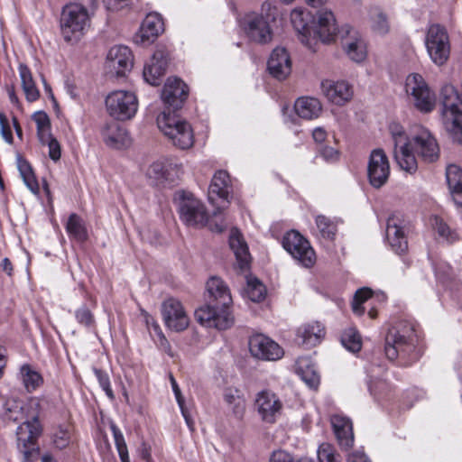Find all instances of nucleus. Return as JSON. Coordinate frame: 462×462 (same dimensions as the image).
<instances>
[{
	"mask_svg": "<svg viewBox=\"0 0 462 462\" xmlns=\"http://www.w3.org/2000/svg\"><path fill=\"white\" fill-rule=\"evenodd\" d=\"M212 300L195 311L197 320L205 327L219 330L229 328L234 324L231 312L232 297L226 283L217 277H212L207 283Z\"/></svg>",
	"mask_w": 462,
	"mask_h": 462,
	"instance_id": "1",
	"label": "nucleus"
},
{
	"mask_svg": "<svg viewBox=\"0 0 462 462\" xmlns=\"http://www.w3.org/2000/svg\"><path fill=\"white\" fill-rule=\"evenodd\" d=\"M158 128L171 143L182 150L194 143L193 130L190 125L174 112L163 110L156 119Z\"/></svg>",
	"mask_w": 462,
	"mask_h": 462,
	"instance_id": "2",
	"label": "nucleus"
},
{
	"mask_svg": "<svg viewBox=\"0 0 462 462\" xmlns=\"http://www.w3.org/2000/svg\"><path fill=\"white\" fill-rule=\"evenodd\" d=\"M440 98L445 128L454 142L462 144V100L451 84L441 88Z\"/></svg>",
	"mask_w": 462,
	"mask_h": 462,
	"instance_id": "3",
	"label": "nucleus"
},
{
	"mask_svg": "<svg viewBox=\"0 0 462 462\" xmlns=\"http://www.w3.org/2000/svg\"><path fill=\"white\" fill-rule=\"evenodd\" d=\"M42 432L39 420L20 424L16 430L17 448L23 454V462H56L48 451L42 452L35 447L37 438Z\"/></svg>",
	"mask_w": 462,
	"mask_h": 462,
	"instance_id": "4",
	"label": "nucleus"
},
{
	"mask_svg": "<svg viewBox=\"0 0 462 462\" xmlns=\"http://www.w3.org/2000/svg\"><path fill=\"white\" fill-rule=\"evenodd\" d=\"M60 26L66 42H74L79 41L86 28L89 26L88 10L79 4H69L64 6Z\"/></svg>",
	"mask_w": 462,
	"mask_h": 462,
	"instance_id": "5",
	"label": "nucleus"
},
{
	"mask_svg": "<svg viewBox=\"0 0 462 462\" xmlns=\"http://www.w3.org/2000/svg\"><path fill=\"white\" fill-rule=\"evenodd\" d=\"M105 105L107 114L116 121L132 119L138 110V98L134 92L119 89L110 92Z\"/></svg>",
	"mask_w": 462,
	"mask_h": 462,
	"instance_id": "6",
	"label": "nucleus"
},
{
	"mask_svg": "<svg viewBox=\"0 0 462 462\" xmlns=\"http://www.w3.org/2000/svg\"><path fill=\"white\" fill-rule=\"evenodd\" d=\"M425 46L431 61L444 65L450 55V42L447 30L440 24H431L427 31Z\"/></svg>",
	"mask_w": 462,
	"mask_h": 462,
	"instance_id": "7",
	"label": "nucleus"
},
{
	"mask_svg": "<svg viewBox=\"0 0 462 462\" xmlns=\"http://www.w3.org/2000/svg\"><path fill=\"white\" fill-rule=\"evenodd\" d=\"M405 91L414 106L422 113H430L435 107V95L419 73H411L405 80Z\"/></svg>",
	"mask_w": 462,
	"mask_h": 462,
	"instance_id": "8",
	"label": "nucleus"
},
{
	"mask_svg": "<svg viewBox=\"0 0 462 462\" xmlns=\"http://www.w3.org/2000/svg\"><path fill=\"white\" fill-rule=\"evenodd\" d=\"M390 132L394 143L393 156L397 164L407 172L416 171L418 164L415 154L411 149V138L406 135L403 127L397 123L390 125Z\"/></svg>",
	"mask_w": 462,
	"mask_h": 462,
	"instance_id": "9",
	"label": "nucleus"
},
{
	"mask_svg": "<svg viewBox=\"0 0 462 462\" xmlns=\"http://www.w3.org/2000/svg\"><path fill=\"white\" fill-rule=\"evenodd\" d=\"M415 332L411 326L405 325L402 330L391 328L385 337V355L390 360L409 353L414 347Z\"/></svg>",
	"mask_w": 462,
	"mask_h": 462,
	"instance_id": "10",
	"label": "nucleus"
},
{
	"mask_svg": "<svg viewBox=\"0 0 462 462\" xmlns=\"http://www.w3.org/2000/svg\"><path fill=\"white\" fill-rule=\"evenodd\" d=\"M411 149L425 162H435L439 158V146L435 136L425 127L416 126L411 136Z\"/></svg>",
	"mask_w": 462,
	"mask_h": 462,
	"instance_id": "11",
	"label": "nucleus"
},
{
	"mask_svg": "<svg viewBox=\"0 0 462 462\" xmlns=\"http://www.w3.org/2000/svg\"><path fill=\"white\" fill-rule=\"evenodd\" d=\"M282 246L304 267H311L316 262V254L310 242L295 230L286 233Z\"/></svg>",
	"mask_w": 462,
	"mask_h": 462,
	"instance_id": "12",
	"label": "nucleus"
},
{
	"mask_svg": "<svg viewBox=\"0 0 462 462\" xmlns=\"http://www.w3.org/2000/svg\"><path fill=\"white\" fill-rule=\"evenodd\" d=\"M178 195L180 199L179 211L181 220L191 226L206 225L208 217L205 206L191 193L181 191Z\"/></svg>",
	"mask_w": 462,
	"mask_h": 462,
	"instance_id": "13",
	"label": "nucleus"
},
{
	"mask_svg": "<svg viewBox=\"0 0 462 462\" xmlns=\"http://www.w3.org/2000/svg\"><path fill=\"white\" fill-rule=\"evenodd\" d=\"M390 176V163L383 149L371 152L367 163L369 183L375 189L383 187Z\"/></svg>",
	"mask_w": 462,
	"mask_h": 462,
	"instance_id": "14",
	"label": "nucleus"
},
{
	"mask_svg": "<svg viewBox=\"0 0 462 462\" xmlns=\"http://www.w3.org/2000/svg\"><path fill=\"white\" fill-rule=\"evenodd\" d=\"M162 315L166 327L173 331L185 330L189 324V318L182 303L175 299L169 298L162 303Z\"/></svg>",
	"mask_w": 462,
	"mask_h": 462,
	"instance_id": "15",
	"label": "nucleus"
},
{
	"mask_svg": "<svg viewBox=\"0 0 462 462\" xmlns=\"http://www.w3.org/2000/svg\"><path fill=\"white\" fill-rule=\"evenodd\" d=\"M133 63L131 50L126 46L116 45L108 51L105 69L111 76L122 77L131 70Z\"/></svg>",
	"mask_w": 462,
	"mask_h": 462,
	"instance_id": "16",
	"label": "nucleus"
},
{
	"mask_svg": "<svg viewBox=\"0 0 462 462\" xmlns=\"http://www.w3.org/2000/svg\"><path fill=\"white\" fill-rule=\"evenodd\" d=\"M241 26L247 38L252 42L264 44L272 41L273 32L263 15L246 14L241 22Z\"/></svg>",
	"mask_w": 462,
	"mask_h": 462,
	"instance_id": "17",
	"label": "nucleus"
},
{
	"mask_svg": "<svg viewBox=\"0 0 462 462\" xmlns=\"http://www.w3.org/2000/svg\"><path fill=\"white\" fill-rule=\"evenodd\" d=\"M36 125L37 138L42 145L49 148V156L53 162H58V141L51 132V123L44 111H36L32 116Z\"/></svg>",
	"mask_w": 462,
	"mask_h": 462,
	"instance_id": "18",
	"label": "nucleus"
},
{
	"mask_svg": "<svg viewBox=\"0 0 462 462\" xmlns=\"http://www.w3.org/2000/svg\"><path fill=\"white\" fill-rule=\"evenodd\" d=\"M337 31V27L333 13L328 10L319 11L312 24V48L316 45L318 40L324 43L333 41Z\"/></svg>",
	"mask_w": 462,
	"mask_h": 462,
	"instance_id": "19",
	"label": "nucleus"
},
{
	"mask_svg": "<svg viewBox=\"0 0 462 462\" xmlns=\"http://www.w3.org/2000/svg\"><path fill=\"white\" fill-rule=\"evenodd\" d=\"M255 408L262 420L274 423L282 414L283 404L274 393L265 390L257 393Z\"/></svg>",
	"mask_w": 462,
	"mask_h": 462,
	"instance_id": "20",
	"label": "nucleus"
},
{
	"mask_svg": "<svg viewBox=\"0 0 462 462\" xmlns=\"http://www.w3.org/2000/svg\"><path fill=\"white\" fill-rule=\"evenodd\" d=\"M249 350L252 356L263 360H277L283 355L280 346L263 334H255L250 337Z\"/></svg>",
	"mask_w": 462,
	"mask_h": 462,
	"instance_id": "21",
	"label": "nucleus"
},
{
	"mask_svg": "<svg viewBox=\"0 0 462 462\" xmlns=\"http://www.w3.org/2000/svg\"><path fill=\"white\" fill-rule=\"evenodd\" d=\"M146 177L151 184L165 186L172 184L177 175V165L168 159L153 162L146 170Z\"/></svg>",
	"mask_w": 462,
	"mask_h": 462,
	"instance_id": "22",
	"label": "nucleus"
},
{
	"mask_svg": "<svg viewBox=\"0 0 462 462\" xmlns=\"http://www.w3.org/2000/svg\"><path fill=\"white\" fill-rule=\"evenodd\" d=\"M291 22L298 32L300 41L312 49V24L315 22V17L306 9L294 8L291 13Z\"/></svg>",
	"mask_w": 462,
	"mask_h": 462,
	"instance_id": "23",
	"label": "nucleus"
},
{
	"mask_svg": "<svg viewBox=\"0 0 462 462\" xmlns=\"http://www.w3.org/2000/svg\"><path fill=\"white\" fill-rule=\"evenodd\" d=\"M188 97V86L179 79H169L162 91V99L168 106L176 110L180 108Z\"/></svg>",
	"mask_w": 462,
	"mask_h": 462,
	"instance_id": "24",
	"label": "nucleus"
},
{
	"mask_svg": "<svg viewBox=\"0 0 462 462\" xmlns=\"http://www.w3.org/2000/svg\"><path fill=\"white\" fill-rule=\"evenodd\" d=\"M169 61V55L165 49H157L150 60L144 65L143 78L146 82L156 86L165 74Z\"/></svg>",
	"mask_w": 462,
	"mask_h": 462,
	"instance_id": "25",
	"label": "nucleus"
},
{
	"mask_svg": "<svg viewBox=\"0 0 462 462\" xmlns=\"http://www.w3.org/2000/svg\"><path fill=\"white\" fill-rule=\"evenodd\" d=\"M321 89L327 98L337 106H343L350 101L354 94L352 86L345 80H323Z\"/></svg>",
	"mask_w": 462,
	"mask_h": 462,
	"instance_id": "26",
	"label": "nucleus"
},
{
	"mask_svg": "<svg viewBox=\"0 0 462 462\" xmlns=\"http://www.w3.org/2000/svg\"><path fill=\"white\" fill-rule=\"evenodd\" d=\"M163 32V21L156 13L146 15L139 32L134 36L137 44L149 45Z\"/></svg>",
	"mask_w": 462,
	"mask_h": 462,
	"instance_id": "27",
	"label": "nucleus"
},
{
	"mask_svg": "<svg viewBox=\"0 0 462 462\" xmlns=\"http://www.w3.org/2000/svg\"><path fill=\"white\" fill-rule=\"evenodd\" d=\"M1 416L5 421H23L21 424L26 421L31 422L33 420V418L38 420L36 415H30L28 413L24 402L16 398L5 397L3 399Z\"/></svg>",
	"mask_w": 462,
	"mask_h": 462,
	"instance_id": "28",
	"label": "nucleus"
},
{
	"mask_svg": "<svg viewBox=\"0 0 462 462\" xmlns=\"http://www.w3.org/2000/svg\"><path fill=\"white\" fill-rule=\"evenodd\" d=\"M267 68L273 78L279 80L285 79L291 72V60L288 51L283 47L273 49Z\"/></svg>",
	"mask_w": 462,
	"mask_h": 462,
	"instance_id": "29",
	"label": "nucleus"
},
{
	"mask_svg": "<svg viewBox=\"0 0 462 462\" xmlns=\"http://www.w3.org/2000/svg\"><path fill=\"white\" fill-rule=\"evenodd\" d=\"M386 238L392 249L398 254L405 253L408 249V242L401 226V221L396 217H390L386 226Z\"/></svg>",
	"mask_w": 462,
	"mask_h": 462,
	"instance_id": "30",
	"label": "nucleus"
},
{
	"mask_svg": "<svg viewBox=\"0 0 462 462\" xmlns=\"http://www.w3.org/2000/svg\"><path fill=\"white\" fill-rule=\"evenodd\" d=\"M343 40V48L346 55L356 62L363 61L366 57V45L361 35L355 30L347 32Z\"/></svg>",
	"mask_w": 462,
	"mask_h": 462,
	"instance_id": "31",
	"label": "nucleus"
},
{
	"mask_svg": "<svg viewBox=\"0 0 462 462\" xmlns=\"http://www.w3.org/2000/svg\"><path fill=\"white\" fill-rule=\"evenodd\" d=\"M331 424L339 445L346 449L351 448L354 442V434L350 420L342 415H333Z\"/></svg>",
	"mask_w": 462,
	"mask_h": 462,
	"instance_id": "32",
	"label": "nucleus"
},
{
	"mask_svg": "<svg viewBox=\"0 0 462 462\" xmlns=\"http://www.w3.org/2000/svg\"><path fill=\"white\" fill-rule=\"evenodd\" d=\"M325 336V328L319 322H312L299 328L297 337L300 344L306 347L315 346L320 343Z\"/></svg>",
	"mask_w": 462,
	"mask_h": 462,
	"instance_id": "33",
	"label": "nucleus"
},
{
	"mask_svg": "<svg viewBox=\"0 0 462 462\" xmlns=\"http://www.w3.org/2000/svg\"><path fill=\"white\" fill-rule=\"evenodd\" d=\"M105 143L116 149H121L130 144L131 140L125 128L117 123L108 125L103 132Z\"/></svg>",
	"mask_w": 462,
	"mask_h": 462,
	"instance_id": "34",
	"label": "nucleus"
},
{
	"mask_svg": "<svg viewBox=\"0 0 462 462\" xmlns=\"http://www.w3.org/2000/svg\"><path fill=\"white\" fill-rule=\"evenodd\" d=\"M229 245L236 255L239 269L245 270L249 265L250 254L246 243L237 229L231 231Z\"/></svg>",
	"mask_w": 462,
	"mask_h": 462,
	"instance_id": "35",
	"label": "nucleus"
},
{
	"mask_svg": "<svg viewBox=\"0 0 462 462\" xmlns=\"http://www.w3.org/2000/svg\"><path fill=\"white\" fill-rule=\"evenodd\" d=\"M230 177L226 171H217L211 180L208 189V199L214 201L215 197L227 201L229 194Z\"/></svg>",
	"mask_w": 462,
	"mask_h": 462,
	"instance_id": "36",
	"label": "nucleus"
},
{
	"mask_svg": "<svg viewBox=\"0 0 462 462\" xmlns=\"http://www.w3.org/2000/svg\"><path fill=\"white\" fill-rule=\"evenodd\" d=\"M446 180L453 201L457 206L462 207V170L457 165H448L446 170Z\"/></svg>",
	"mask_w": 462,
	"mask_h": 462,
	"instance_id": "37",
	"label": "nucleus"
},
{
	"mask_svg": "<svg viewBox=\"0 0 462 462\" xmlns=\"http://www.w3.org/2000/svg\"><path fill=\"white\" fill-rule=\"evenodd\" d=\"M294 109L300 117L311 120L319 116L322 106L319 99L306 97L296 100Z\"/></svg>",
	"mask_w": 462,
	"mask_h": 462,
	"instance_id": "38",
	"label": "nucleus"
},
{
	"mask_svg": "<svg viewBox=\"0 0 462 462\" xmlns=\"http://www.w3.org/2000/svg\"><path fill=\"white\" fill-rule=\"evenodd\" d=\"M18 379L28 393L37 390L43 383V378L32 365L24 364L20 367Z\"/></svg>",
	"mask_w": 462,
	"mask_h": 462,
	"instance_id": "39",
	"label": "nucleus"
},
{
	"mask_svg": "<svg viewBox=\"0 0 462 462\" xmlns=\"http://www.w3.org/2000/svg\"><path fill=\"white\" fill-rule=\"evenodd\" d=\"M19 76L21 79V85L28 102H33L40 97V92L35 85L30 69L24 65L20 64L18 67Z\"/></svg>",
	"mask_w": 462,
	"mask_h": 462,
	"instance_id": "40",
	"label": "nucleus"
},
{
	"mask_svg": "<svg viewBox=\"0 0 462 462\" xmlns=\"http://www.w3.org/2000/svg\"><path fill=\"white\" fill-rule=\"evenodd\" d=\"M17 167L24 184L29 190L34 195L39 194V184L31 164L22 157H18Z\"/></svg>",
	"mask_w": 462,
	"mask_h": 462,
	"instance_id": "41",
	"label": "nucleus"
},
{
	"mask_svg": "<svg viewBox=\"0 0 462 462\" xmlns=\"http://www.w3.org/2000/svg\"><path fill=\"white\" fill-rule=\"evenodd\" d=\"M370 23L372 30L377 34L385 35L390 31L388 16L378 7L370 10Z\"/></svg>",
	"mask_w": 462,
	"mask_h": 462,
	"instance_id": "42",
	"label": "nucleus"
},
{
	"mask_svg": "<svg viewBox=\"0 0 462 462\" xmlns=\"http://www.w3.org/2000/svg\"><path fill=\"white\" fill-rule=\"evenodd\" d=\"M224 400L232 409L236 416H242L245 410V400L237 389H226L224 394Z\"/></svg>",
	"mask_w": 462,
	"mask_h": 462,
	"instance_id": "43",
	"label": "nucleus"
},
{
	"mask_svg": "<svg viewBox=\"0 0 462 462\" xmlns=\"http://www.w3.org/2000/svg\"><path fill=\"white\" fill-rule=\"evenodd\" d=\"M245 293L250 300L260 302L265 299L266 288L257 278L249 277Z\"/></svg>",
	"mask_w": 462,
	"mask_h": 462,
	"instance_id": "44",
	"label": "nucleus"
},
{
	"mask_svg": "<svg viewBox=\"0 0 462 462\" xmlns=\"http://www.w3.org/2000/svg\"><path fill=\"white\" fill-rule=\"evenodd\" d=\"M68 234L78 241L87 239V231L82 219L76 214H71L66 224Z\"/></svg>",
	"mask_w": 462,
	"mask_h": 462,
	"instance_id": "45",
	"label": "nucleus"
},
{
	"mask_svg": "<svg viewBox=\"0 0 462 462\" xmlns=\"http://www.w3.org/2000/svg\"><path fill=\"white\" fill-rule=\"evenodd\" d=\"M316 226L320 236L328 240H333L337 233V224L324 215H318L315 218Z\"/></svg>",
	"mask_w": 462,
	"mask_h": 462,
	"instance_id": "46",
	"label": "nucleus"
},
{
	"mask_svg": "<svg viewBox=\"0 0 462 462\" xmlns=\"http://www.w3.org/2000/svg\"><path fill=\"white\" fill-rule=\"evenodd\" d=\"M342 345L351 352H358L362 346L361 336L354 328H347L341 336Z\"/></svg>",
	"mask_w": 462,
	"mask_h": 462,
	"instance_id": "47",
	"label": "nucleus"
},
{
	"mask_svg": "<svg viewBox=\"0 0 462 462\" xmlns=\"http://www.w3.org/2000/svg\"><path fill=\"white\" fill-rule=\"evenodd\" d=\"M110 429L113 433L115 445L121 461L130 462L128 449L123 433L115 423H111Z\"/></svg>",
	"mask_w": 462,
	"mask_h": 462,
	"instance_id": "48",
	"label": "nucleus"
},
{
	"mask_svg": "<svg viewBox=\"0 0 462 462\" xmlns=\"http://www.w3.org/2000/svg\"><path fill=\"white\" fill-rule=\"evenodd\" d=\"M372 296V291L368 288H362L356 291L352 302V310L356 315H363L365 310L362 304Z\"/></svg>",
	"mask_w": 462,
	"mask_h": 462,
	"instance_id": "49",
	"label": "nucleus"
},
{
	"mask_svg": "<svg viewBox=\"0 0 462 462\" xmlns=\"http://www.w3.org/2000/svg\"><path fill=\"white\" fill-rule=\"evenodd\" d=\"M319 462H339L334 448L328 443H322L318 449Z\"/></svg>",
	"mask_w": 462,
	"mask_h": 462,
	"instance_id": "50",
	"label": "nucleus"
},
{
	"mask_svg": "<svg viewBox=\"0 0 462 462\" xmlns=\"http://www.w3.org/2000/svg\"><path fill=\"white\" fill-rule=\"evenodd\" d=\"M94 374H95L101 388L106 393V396L110 400H113L115 398V395H114L113 390L111 388L108 374L106 373H105L104 371L97 369V368H94Z\"/></svg>",
	"mask_w": 462,
	"mask_h": 462,
	"instance_id": "51",
	"label": "nucleus"
},
{
	"mask_svg": "<svg viewBox=\"0 0 462 462\" xmlns=\"http://www.w3.org/2000/svg\"><path fill=\"white\" fill-rule=\"evenodd\" d=\"M432 226L437 230L438 234L446 238L447 240L453 241L455 239L454 234L449 226L439 217L432 218Z\"/></svg>",
	"mask_w": 462,
	"mask_h": 462,
	"instance_id": "52",
	"label": "nucleus"
},
{
	"mask_svg": "<svg viewBox=\"0 0 462 462\" xmlns=\"http://www.w3.org/2000/svg\"><path fill=\"white\" fill-rule=\"evenodd\" d=\"M299 369L301 378L306 383V384L310 388L316 389L319 384V375L318 373L310 367L303 370L301 366H300Z\"/></svg>",
	"mask_w": 462,
	"mask_h": 462,
	"instance_id": "53",
	"label": "nucleus"
},
{
	"mask_svg": "<svg viewBox=\"0 0 462 462\" xmlns=\"http://www.w3.org/2000/svg\"><path fill=\"white\" fill-rule=\"evenodd\" d=\"M0 133L4 140L8 143H13L14 137L9 125V121L5 115L0 111Z\"/></svg>",
	"mask_w": 462,
	"mask_h": 462,
	"instance_id": "54",
	"label": "nucleus"
},
{
	"mask_svg": "<svg viewBox=\"0 0 462 462\" xmlns=\"http://www.w3.org/2000/svg\"><path fill=\"white\" fill-rule=\"evenodd\" d=\"M259 15H263L264 19L267 20L268 23H270L271 21H274L276 18L277 8L273 3L266 1L263 3Z\"/></svg>",
	"mask_w": 462,
	"mask_h": 462,
	"instance_id": "55",
	"label": "nucleus"
},
{
	"mask_svg": "<svg viewBox=\"0 0 462 462\" xmlns=\"http://www.w3.org/2000/svg\"><path fill=\"white\" fill-rule=\"evenodd\" d=\"M78 321L86 327H90L94 323V318L90 310L87 308H80L76 312Z\"/></svg>",
	"mask_w": 462,
	"mask_h": 462,
	"instance_id": "56",
	"label": "nucleus"
},
{
	"mask_svg": "<svg viewBox=\"0 0 462 462\" xmlns=\"http://www.w3.org/2000/svg\"><path fill=\"white\" fill-rule=\"evenodd\" d=\"M319 152L328 162H336L339 156L337 150L328 146L320 147Z\"/></svg>",
	"mask_w": 462,
	"mask_h": 462,
	"instance_id": "57",
	"label": "nucleus"
},
{
	"mask_svg": "<svg viewBox=\"0 0 462 462\" xmlns=\"http://www.w3.org/2000/svg\"><path fill=\"white\" fill-rule=\"evenodd\" d=\"M270 462H295L291 454L278 450L273 453Z\"/></svg>",
	"mask_w": 462,
	"mask_h": 462,
	"instance_id": "58",
	"label": "nucleus"
},
{
	"mask_svg": "<svg viewBox=\"0 0 462 462\" xmlns=\"http://www.w3.org/2000/svg\"><path fill=\"white\" fill-rule=\"evenodd\" d=\"M270 462H295L291 454L278 450L273 453Z\"/></svg>",
	"mask_w": 462,
	"mask_h": 462,
	"instance_id": "59",
	"label": "nucleus"
},
{
	"mask_svg": "<svg viewBox=\"0 0 462 462\" xmlns=\"http://www.w3.org/2000/svg\"><path fill=\"white\" fill-rule=\"evenodd\" d=\"M106 8L110 11H118L129 5V0H104Z\"/></svg>",
	"mask_w": 462,
	"mask_h": 462,
	"instance_id": "60",
	"label": "nucleus"
},
{
	"mask_svg": "<svg viewBox=\"0 0 462 462\" xmlns=\"http://www.w3.org/2000/svg\"><path fill=\"white\" fill-rule=\"evenodd\" d=\"M347 462H370L362 451H355L348 456Z\"/></svg>",
	"mask_w": 462,
	"mask_h": 462,
	"instance_id": "61",
	"label": "nucleus"
},
{
	"mask_svg": "<svg viewBox=\"0 0 462 462\" xmlns=\"http://www.w3.org/2000/svg\"><path fill=\"white\" fill-rule=\"evenodd\" d=\"M312 137L318 143H322L327 138V132L322 127H317L313 130Z\"/></svg>",
	"mask_w": 462,
	"mask_h": 462,
	"instance_id": "62",
	"label": "nucleus"
},
{
	"mask_svg": "<svg viewBox=\"0 0 462 462\" xmlns=\"http://www.w3.org/2000/svg\"><path fill=\"white\" fill-rule=\"evenodd\" d=\"M6 93L9 97L10 102L14 106H19V98L15 93V88L14 85H10L6 87Z\"/></svg>",
	"mask_w": 462,
	"mask_h": 462,
	"instance_id": "63",
	"label": "nucleus"
},
{
	"mask_svg": "<svg viewBox=\"0 0 462 462\" xmlns=\"http://www.w3.org/2000/svg\"><path fill=\"white\" fill-rule=\"evenodd\" d=\"M171 387L174 392L176 400L178 402V404L180 405V407H181L183 404V399L181 397L180 390V388L177 384V382L175 381L173 376H171Z\"/></svg>",
	"mask_w": 462,
	"mask_h": 462,
	"instance_id": "64",
	"label": "nucleus"
}]
</instances>
